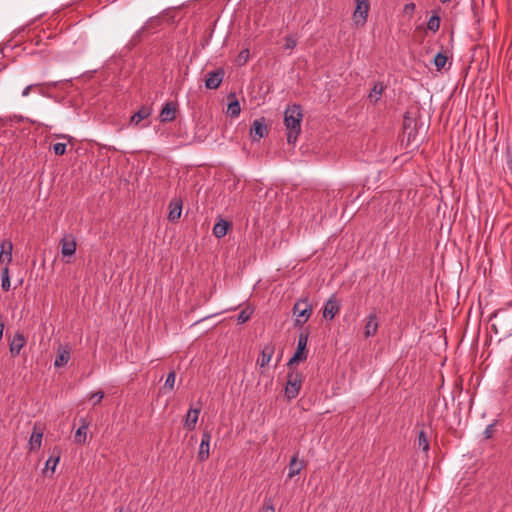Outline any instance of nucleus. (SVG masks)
<instances>
[{"instance_id":"obj_1","label":"nucleus","mask_w":512,"mask_h":512,"mask_svg":"<svg viewBox=\"0 0 512 512\" xmlns=\"http://www.w3.org/2000/svg\"><path fill=\"white\" fill-rule=\"evenodd\" d=\"M303 114L300 105L293 104L287 107L284 112V124L287 129V141L290 144L296 142L301 132Z\"/></svg>"},{"instance_id":"obj_2","label":"nucleus","mask_w":512,"mask_h":512,"mask_svg":"<svg viewBox=\"0 0 512 512\" xmlns=\"http://www.w3.org/2000/svg\"><path fill=\"white\" fill-rule=\"evenodd\" d=\"M302 378V373L299 371L291 370L288 373L285 386V396L288 400H292L298 396L302 385Z\"/></svg>"},{"instance_id":"obj_3","label":"nucleus","mask_w":512,"mask_h":512,"mask_svg":"<svg viewBox=\"0 0 512 512\" xmlns=\"http://www.w3.org/2000/svg\"><path fill=\"white\" fill-rule=\"evenodd\" d=\"M312 307L307 300H299L294 304L293 314L295 316V324L303 325L311 316Z\"/></svg>"},{"instance_id":"obj_4","label":"nucleus","mask_w":512,"mask_h":512,"mask_svg":"<svg viewBox=\"0 0 512 512\" xmlns=\"http://www.w3.org/2000/svg\"><path fill=\"white\" fill-rule=\"evenodd\" d=\"M307 342H308V333H301L299 335L297 349H296L294 355L288 361L289 367H291L292 365L297 364L301 361L306 360V358H307V352H306Z\"/></svg>"},{"instance_id":"obj_5","label":"nucleus","mask_w":512,"mask_h":512,"mask_svg":"<svg viewBox=\"0 0 512 512\" xmlns=\"http://www.w3.org/2000/svg\"><path fill=\"white\" fill-rule=\"evenodd\" d=\"M225 72L222 68H218L214 71H210L207 73V78L205 80V87L207 89H217L223 81Z\"/></svg>"},{"instance_id":"obj_6","label":"nucleus","mask_w":512,"mask_h":512,"mask_svg":"<svg viewBox=\"0 0 512 512\" xmlns=\"http://www.w3.org/2000/svg\"><path fill=\"white\" fill-rule=\"evenodd\" d=\"M369 9V2H357L353 14V20L357 26H363L366 23Z\"/></svg>"},{"instance_id":"obj_7","label":"nucleus","mask_w":512,"mask_h":512,"mask_svg":"<svg viewBox=\"0 0 512 512\" xmlns=\"http://www.w3.org/2000/svg\"><path fill=\"white\" fill-rule=\"evenodd\" d=\"M61 254L63 257H71L76 251V241L73 235H65L61 241Z\"/></svg>"},{"instance_id":"obj_8","label":"nucleus","mask_w":512,"mask_h":512,"mask_svg":"<svg viewBox=\"0 0 512 512\" xmlns=\"http://www.w3.org/2000/svg\"><path fill=\"white\" fill-rule=\"evenodd\" d=\"M43 437V427L39 423H35L33 427V432L29 439V450L34 451L38 450L42 444Z\"/></svg>"},{"instance_id":"obj_9","label":"nucleus","mask_w":512,"mask_h":512,"mask_svg":"<svg viewBox=\"0 0 512 512\" xmlns=\"http://www.w3.org/2000/svg\"><path fill=\"white\" fill-rule=\"evenodd\" d=\"M340 310V304L337 298L332 295L325 303L323 308V317L332 320Z\"/></svg>"},{"instance_id":"obj_10","label":"nucleus","mask_w":512,"mask_h":512,"mask_svg":"<svg viewBox=\"0 0 512 512\" xmlns=\"http://www.w3.org/2000/svg\"><path fill=\"white\" fill-rule=\"evenodd\" d=\"M210 440L211 434L209 431H204L202 434V439L198 451V459L200 461H205L209 457V449H210Z\"/></svg>"},{"instance_id":"obj_11","label":"nucleus","mask_w":512,"mask_h":512,"mask_svg":"<svg viewBox=\"0 0 512 512\" xmlns=\"http://www.w3.org/2000/svg\"><path fill=\"white\" fill-rule=\"evenodd\" d=\"M26 344V338L22 333L17 332L9 343V350L12 355H18Z\"/></svg>"},{"instance_id":"obj_12","label":"nucleus","mask_w":512,"mask_h":512,"mask_svg":"<svg viewBox=\"0 0 512 512\" xmlns=\"http://www.w3.org/2000/svg\"><path fill=\"white\" fill-rule=\"evenodd\" d=\"M378 330V321L375 313H370L366 319L364 335L366 338L372 337Z\"/></svg>"},{"instance_id":"obj_13","label":"nucleus","mask_w":512,"mask_h":512,"mask_svg":"<svg viewBox=\"0 0 512 512\" xmlns=\"http://www.w3.org/2000/svg\"><path fill=\"white\" fill-rule=\"evenodd\" d=\"M182 212V200L180 198L173 199L169 204L168 219L172 222L177 221Z\"/></svg>"},{"instance_id":"obj_14","label":"nucleus","mask_w":512,"mask_h":512,"mask_svg":"<svg viewBox=\"0 0 512 512\" xmlns=\"http://www.w3.org/2000/svg\"><path fill=\"white\" fill-rule=\"evenodd\" d=\"M274 351H275V347L273 344L265 345L261 351L260 357L257 360V364L260 367H265L266 365H268L269 362L271 361Z\"/></svg>"},{"instance_id":"obj_15","label":"nucleus","mask_w":512,"mask_h":512,"mask_svg":"<svg viewBox=\"0 0 512 512\" xmlns=\"http://www.w3.org/2000/svg\"><path fill=\"white\" fill-rule=\"evenodd\" d=\"M386 86L383 82H376L373 86V88L370 90L368 94V100L372 104H376L381 99V96L385 90Z\"/></svg>"},{"instance_id":"obj_16","label":"nucleus","mask_w":512,"mask_h":512,"mask_svg":"<svg viewBox=\"0 0 512 512\" xmlns=\"http://www.w3.org/2000/svg\"><path fill=\"white\" fill-rule=\"evenodd\" d=\"M298 452L291 458L289 467H288V478L292 479L296 475L300 473L302 468L304 467L303 461L298 460Z\"/></svg>"},{"instance_id":"obj_17","label":"nucleus","mask_w":512,"mask_h":512,"mask_svg":"<svg viewBox=\"0 0 512 512\" xmlns=\"http://www.w3.org/2000/svg\"><path fill=\"white\" fill-rule=\"evenodd\" d=\"M176 107L171 102H167L160 113L161 122H171L175 119Z\"/></svg>"},{"instance_id":"obj_18","label":"nucleus","mask_w":512,"mask_h":512,"mask_svg":"<svg viewBox=\"0 0 512 512\" xmlns=\"http://www.w3.org/2000/svg\"><path fill=\"white\" fill-rule=\"evenodd\" d=\"M1 251H0V262L10 263L12 261V250L13 244L11 241L3 240L1 242Z\"/></svg>"},{"instance_id":"obj_19","label":"nucleus","mask_w":512,"mask_h":512,"mask_svg":"<svg viewBox=\"0 0 512 512\" xmlns=\"http://www.w3.org/2000/svg\"><path fill=\"white\" fill-rule=\"evenodd\" d=\"M199 413H200V408H190L188 410L185 421H184L185 428H187L190 431L195 428L196 423L198 421Z\"/></svg>"},{"instance_id":"obj_20","label":"nucleus","mask_w":512,"mask_h":512,"mask_svg":"<svg viewBox=\"0 0 512 512\" xmlns=\"http://www.w3.org/2000/svg\"><path fill=\"white\" fill-rule=\"evenodd\" d=\"M151 115V108L142 106L136 113L130 118V124L138 126L141 121L148 118Z\"/></svg>"},{"instance_id":"obj_21","label":"nucleus","mask_w":512,"mask_h":512,"mask_svg":"<svg viewBox=\"0 0 512 512\" xmlns=\"http://www.w3.org/2000/svg\"><path fill=\"white\" fill-rule=\"evenodd\" d=\"M228 97L233 98V100L230 101L228 104L227 113L231 117H238L241 112L239 101L236 99V96L234 93H231Z\"/></svg>"},{"instance_id":"obj_22","label":"nucleus","mask_w":512,"mask_h":512,"mask_svg":"<svg viewBox=\"0 0 512 512\" xmlns=\"http://www.w3.org/2000/svg\"><path fill=\"white\" fill-rule=\"evenodd\" d=\"M229 223L223 219L218 221L213 227V234L217 238H222L227 234Z\"/></svg>"},{"instance_id":"obj_23","label":"nucleus","mask_w":512,"mask_h":512,"mask_svg":"<svg viewBox=\"0 0 512 512\" xmlns=\"http://www.w3.org/2000/svg\"><path fill=\"white\" fill-rule=\"evenodd\" d=\"M251 133H254L259 138L264 137L267 134V128L264 124V119L255 120L251 127Z\"/></svg>"},{"instance_id":"obj_24","label":"nucleus","mask_w":512,"mask_h":512,"mask_svg":"<svg viewBox=\"0 0 512 512\" xmlns=\"http://www.w3.org/2000/svg\"><path fill=\"white\" fill-rule=\"evenodd\" d=\"M70 359V351L68 349H61L58 351V355L56 356L54 365L55 367H63L65 366Z\"/></svg>"},{"instance_id":"obj_25","label":"nucleus","mask_w":512,"mask_h":512,"mask_svg":"<svg viewBox=\"0 0 512 512\" xmlns=\"http://www.w3.org/2000/svg\"><path fill=\"white\" fill-rule=\"evenodd\" d=\"M417 446L422 449L423 452L427 453L430 449V443L427 434L424 430L419 431L417 438Z\"/></svg>"},{"instance_id":"obj_26","label":"nucleus","mask_w":512,"mask_h":512,"mask_svg":"<svg viewBox=\"0 0 512 512\" xmlns=\"http://www.w3.org/2000/svg\"><path fill=\"white\" fill-rule=\"evenodd\" d=\"M414 122L413 119L405 117L404 119V134L407 135L408 142L415 141V133L413 128L411 127V124Z\"/></svg>"},{"instance_id":"obj_27","label":"nucleus","mask_w":512,"mask_h":512,"mask_svg":"<svg viewBox=\"0 0 512 512\" xmlns=\"http://www.w3.org/2000/svg\"><path fill=\"white\" fill-rule=\"evenodd\" d=\"M87 429H88V424L87 423H83L77 430H76V433H75V442L77 443H84L86 441V436H87Z\"/></svg>"},{"instance_id":"obj_28","label":"nucleus","mask_w":512,"mask_h":512,"mask_svg":"<svg viewBox=\"0 0 512 512\" xmlns=\"http://www.w3.org/2000/svg\"><path fill=\"white\" fill-rule=\"evenodd\" d=\"M11 286L10 283V276H9V269L8 267H4L1 274V287L4 291H9Z\"/></svg>"},{"instance_id":"obj_29","label":"nucleus","mask_w":512,"mask_h":512,"mask_svg":"<svg viewBox=\"0 0 512 512\" xmlns=\"http://www.w3.org/2000/svg\"><path fill=\"white\" fill-rule=\"evenodd\" d=\"M59 460H60V453L53 454L46 461L45 468L47 470L50 469L51 472L53 473L55 471V469H56L57 464L59 463Z\"/></svg>"},{"instance_id":"obj_30","label":"nucleus","mask_w":512,"mask_h":512,"mask_svg":"<svg viewBox=\"0 0 512 512\" xmlns=\"http://www.w3.org/2000/svg\"><path fill=\"white\" fill-rule=\"evenodd\" d=\"M440 27V17L436 14L432 15L428 22H427V28L433 32H436L439 30Z\"/></svg>"},{"instance_id":"obj_31","label":"nucleus","mask_w":512,"mask_h":512,"mask_svg":"<svg viewBox=\"0 0 512 512\" xmlns=\"http://www.w3.org/2000/svg\"><path fill=\"white\" fill-rule=\"evenodd\" d=\"M447 60L448 58L445 54L441 52L437 53L436 56L434 57V65L437 68V70L444 68V66L447 63Z\"/></svg>"},{"instance_id":"obj_32","label":"nucleus","mask_w":512,"mask_h":512,"mask_svg":"<svg viewBox=\"0 0 512 512\" xmlns=\"http://www.w3.org/2000/svg\"><path fill=\"white\" fill-rule=\"evenodd\" d=\"M249 57H250L249 49H243L242 51H240V53L238 54V56L236 58V64L238 66L245 65L247 63Z\"/></svg>"},{"instance_id":"obj_33","label":"nucleus","mask_w":512,"mask_h":512,"mask_svg":"<svg viewBox=\"0 0 512 512\" xmlns=\"http://www.w3.org/2000/svg\"><path fill=\"white\" fill-rule=\"evenodd\" d=\"M251 314H252V311H250V310H248V309H243V310L239 313V315H238V317H237V321H238V323H239V324H243V323L247 322V321L250 319Z\"/></svg>"},{"instance_id":"obj_34","label":"nucleus","mask_w":512,"mask_h":512,"mask_svg":"<svg viewBox=\"0 0 512 512\" xmlns=\"http://www.w3.org/2000/svg\"><path fill=\"white\" fill-rule=\"evenodd\" d=\"M66 147H67V145H66L65 143H60V142H58V143H55V144L52 146V149H53V151H54V153H55L56 155H59V156H60V155H64V154H65V152H66Z\"/></svg>"},{"instance_id":"obj_35","label":"nucleus","mask_w":512,"mask_h":512,"mask_svg":"<svg viewBox=\"0 0 512 512\" xmlns=\"http://www.w3.org/2000/svg\"><path fill=\"white\" fill-rule=\"evenodd\" d=\"M175 379H176L175 372L174 371L169 372L168 375H167V378H166L164 386L168 387L169 389L172 390L174 388Z\"/></svg>"},{"instance_id":"obj_36","label":"nucleus","mask_w":512,"mask_h":512,"mask_svg":"<svg viewBox=\"0 0 512 512\" xmlns=\"http://www.w3.org/2000/svg\"><path fill=\"white\" fill-rule=\"evenodd\" d=\"M496 424H497V421H494L493 423L489 424V425L485 428V430H484V432H483V435H484V438H485L486 440L490 439V438L493 436L494 428H495Z\"/></svg>"},{"instance_id":"obj_37","label":"nucleus","mask_w":512,"mask_h":512,"mask_svg":"<svg viewBox=\"0 0 512 512\" xmlns=\"http://www.w3.org/2000/svg\"><path fill=\"white\" fill-rule=\"evenodd\" d=\"M104 398V392L103 391H97L95 393H92L90 395V399L93 401V405L99 404L102 399Z\"/></svg>"},{"instance_id":"obj_38","label":"nucleus","mask_w":512,"mask_h":512,"mask_svg":"<svg viewBox=\"0 0 512 512\" xmlns=\"http://www.w3.org/2000/svg\"><path fill=\"white\" fill-rule=\"evenodd\" d=\"M285 42H286L285 43V48L289 49V50L294 49L296 47V45H297L296 39L293 36H291V35H289V36H287L285 38Z\"/></svg>"},{"instance_id":"obj_39","label":"nucleus","mask_w":512,"mask_h":512,"mask_svg":"<svg viewBox=\"0 0 512 512\" xmlns=\"http://www.w3.org/2000/svg\"><path fill=\"white\" fill-rule=\"evenodd\" d=\"M261 512H275V508L271 499H266L264 501Z\"/></svg>"},{"instance_id":"obj_40","label":"nucleus","mask_w":512,"mask_h":512,"mask_svg":"<svg viewBox=\"0 0 512 512\" xmlns=\"http://www.w3.org/2000/svg\"><path fill=\"white\" fill-rule=\"evenodd\" d=\"M34 87H39V85L31 84V85L26 86L22 91V96L27 97L30 94V91L32 90V88H34Z\"/></svg>"},{"instance_id":"obj_41","label":"nucleus","mask_w":512,"mask_h":512,"mask_svg":"<svg viewBox=\"0 0 512 512\" xmlns=\"http://www.w3.org/2000/svg\"><path fill=\"white\" fill-rule=\"evenodd\" d=\"M415 8V5L413 2H410L409 4H407L405 6V10L408 11V10H413Z\"/></svg>"},{"instance_id":"obj_42","label":"nucleus","mask_w":512,"mask_h":512,"mask_svg":"<svg viewBox=\"0 0 512 512\" xmlns=\"http://www.w3.org/2000/svg\"><path fill=\"white\" fill-rule=\"evenodd\" d=\"M3 331H4V324L2 322H0V340L3 337Z\"/></svg>"},{"instance_id":"obj_43","label":"nucleus","mask_w":512,"mask_h":512,"mask_svg":"<svg viewBox=\"0 0 512 512\" xmlns=\"http://www.w3.org/2000/svg\"><path fill=\"white\" fill-rule=\"evenodd\" d=\"M60 137H61V138H65V139H69V140H71V139H72V137H70V136H68V135H61Z\"/></svg>"}]
</instances>
